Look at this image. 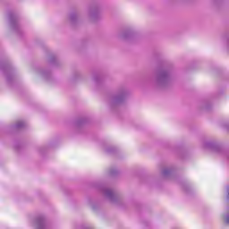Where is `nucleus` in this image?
<instances>
[{"instance_id": "13", "label": "nucleus", "mask_w": 229, "mask_h": 229, "mask_svg": "<svg viewBox=\"0 0 229 229\" xmlns=\"http://www.w3.org/2000/svg\"><path fill=\"white\" fill-rule=\"evenodd\" d=\"M224 223L229 225V211H227L223 216Z\"/></svg>"}, {"instance_id": "1", "label": "nucleus", "mask_w": 229, "mask_h": 229, "mask_svg": "<svg viewBox=\"0 0 229 229\" xmlns=\"http://www.w3.org/2000/svg\"><path fill=\"white\" fill-rule=\"evenodd\" d=\"M171 82V73H169V70L163 69L159 70L156 74L155 83L157 87H167Z\"/></svg>"}, {"instance_id": "9", "label": "nucleus", "mask_w": 229, "mask_h": 229, "mask_svg": "<svg viewBox=\"0 0 229 229\" xmlns=\"http://www.w3.org/2000/svg\"><path fill=\"white\" fill-rule=\"evenodd\" d=\"M25 126H26V122L18 121L14 125V128H16V130H22V128H24Z\"/></svg>"}, {"instance_id": "5", "label": "nucleus", "mask_w": 229, "mask_h": 229, "mask_svg": "<svg viewBox=\"0 0 229 229\" xmlns=\"http://www.w3.org/2000/svg\"><path fill=\"white\" fill-rule=\"evenodd\" d=\"M8 19L12 28H13V30H17V28L19 27V24L17 23V15H15L14 13H10L8 15Z\"/></svg>"}, {"instance_id": "12", "label": "nucleus", "mask_w": 229, "mask_h": 229, "mask_svg": "<svg viewBox=\"0 0 229 229\" xmlns=\"http://www.w3.org/2000/svg\"><path fill=\"white\" fill-rule=\"evenodd\" d=\"M38 74H40V76H42V78H49V76H51V73H49V72H46L43 70H39Z\"/></svg>"}, {"instance_id": "8", "label": "nucleus", "mask_w": 229, "mask_h": 229, "mask_svg": "<svg viewBox=\"0 0 229 229\" xmlns=\"http://www.w3.org/2000/svg\"><path fill=\"white\" fill-rule=\"evenodd\" d=\"M132 33L131 30H126L123 31L120 34L121 38H123V40H128V38H130L131 37Z\"/></svg>"}, {"instance_id": "14", "label": "nucleus", "mask_w": 229, "mask_h": 229, "mask_svg": "<svg viewBox=\"0 0 229 229\" xmlns=\"http://www.w3.org/2000/svg\"><path fill=\"white\" fill-rule=\"evenodd\" d=\"M76 19H78V14H76L75 13L70 14V21L75 22Z\"/></svg>"}, {"instance_id": "15", "label": "nucleus", "mask_w": 229, "mask_h": 229, "mask_svg": "<svg viewBox=\"0 0 229 229\" xmlns=\"http://www.w3.org/2000/svg\"><path fill=\"white\" fill-rule=\"evenodd\" d=\"M116 173H117V169H111L110 170L111 174H116Z\"/></svg>"}, {"instance_id": "16", "label": "nucleus", "mask_w": 229, "mask_h": 229, "mask_svg": "<svg viewBox=\"0 0 229 229\" xmlns=\"http://www.w3.org/2000/svg\"><path fill=\"white\" fill-rule=\"evenodd\" d=\"M106 153H112L114 151V148H106Z\"/></svg>"}, {"instance_id": "6", "label": "nucleus", "mask_w": 229, "mask_h": 229, "mask_svg": "<svg viewBox=\"0 0 229 229\" xmlns=\"http://www.w3.org/2000/svg\"><path fill=\"white\" fill-rule=\"evenodd\" d=\"M161 174L164 176V178H169V176L173 174V170L169 167H165L161 171Z\"/></svg>"}, {"instance_id": "10", "label": "nucleus", "mask_w": 229, "mask_h": 229, "mask_svg": "<svg viewBox=\"0 0 229 229\" xmlns=\"http://www.w3.org/2000/svg\"><path fill=\"white\" fill-rule=\"evenodd\" d=\"M216 146V143L213 141H206L203 143V148L212 149Z\"/></svg>"}, {"instance_id": "3", "label": "nucleus", "mask_w": 229, "mask_h": 229, "mask_svg": "<svg viewBox=\"0 0 229 229\" xmlns=\"http://www.w3.org/2000/svg\"><path fill=\"white\" fill-rule=\"evenodd\" d=\"M124 99H126V90H122L110 98V105L112 106L121 105Z\"/></svg>"}, {"instance_id": "11", "label": "nucleus", "mask_w": 229, "mask_h": 229, "mask_svg": "<svg viewBox=\"0 0 229 229\" xmlns=\"http://www.w3.org/2000/svg\"><path fill=\"white\" fill-rule=\"evenodd\" d=\"M216 149L218 150V152L221 155H225V157L229 160V151H225V149H223V148L221 147H216Z\"/></svg>"}, {"instance_id": "18", "label": "nucleus", "mask_w": 229, "mask_h": 229, "mask_svg": "<svg viewBox=\"0 0 229 229\" xmlns=\"http://www.w3.org/2000/svg\"><path fill=\"white\" fill-rule=\"evenodd\" d=\"M227 199L229 201V187L227 188Z\"/></svg>"}, {"instance_id": "4", "label": "nucleus", "mask_w": 229, "mask_h": 229, "mask_svg": "<svg viewBox=\"0 0 229 229\" xmlns=\"http://www.w3.org/2000/svg\"><path fill=\"white\" fill-rule=\"evenodd\" d=\"M33 226L38 229H46V218L44 216H38L34 223Z\"/></svg>"}, {"instance_id": "17", "label": "nucleus", "mask_w": 229, "mask_h": 229, "mask_svg": "<svg viewBox=\"0 0 229 229\" xmlns=\"http://www.w3.org/2000/svg\"><path fill=\"white\" fill-rule=\"evenodd\" d=\"M99 79V76H94L93 77V80H94V81H96V82H98V80Z\"/></svg>"}, {"instance_id": "7", "label": "nucleus", "mask_w": 229, "mask_h": 229, "mask_svg": "<svg viewBox=\"0 0 229 229\" xmlns=\"http://www.w3.org/2000/svg\"><path fill=\"white\" fill-rule=\"evenodd\" d=\"M89 17L91 19V21H94V19L98 18V9L90 8L89 10Z\"/></svg>"}, {"instance_id": "2", "label": "nucleus", "mask_w": 229, "mask_h": 229, "mask_svg": "<svg viewBox=\"0 0 229 229\" xmlns=\"http://www.w3.org/2000/svg\"><path fill=\"white\" fill-rule=\"evenodd\" d=\"M100 192H102L105 198L108 199L112 203H117L119 196H117V193H115L114 190L108 188L107 186H102L100 187Z\"/></svg>"}]
</instances>
